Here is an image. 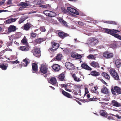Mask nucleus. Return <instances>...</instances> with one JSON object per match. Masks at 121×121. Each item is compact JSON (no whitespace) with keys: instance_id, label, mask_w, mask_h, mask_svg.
Segmentation results:
<instances>
[{"instance_id":"obj_1","label":"nucleus","mask_w":121,"mask_h":121,"mask_svg":"<svg viewBox=\"0 0 121 121\" xmlns=\"http://www.w3.org/2000/svg\"><path fill=\"white\" fill-rule=\"evenodd\" d=\"M104 30L106 33L110 34L120 40H121V36L115 33H117V32H120V31L114 29L111 30L110 29L105 28Z\"/></svg>"},{"instance_id":"obj_2","label":"nucleus","mask_w":121,"mask_h":121,"mask_svg":"<svg viewBox=\"0 0 121 121\" xmlns=\"http://www.w3.org/2000/svg\"><path fill=\"white\" fill-rule=\"evenodd\" d=\"M112 94L114 95H117L121 94V88L117 86L114 87V88L111 89Z\"/></svg>"},{"instance_id":"obj_3","label":"nucleus","mask_w":121,"mask_h":121,"mask_svg":"<svg viewBox=\"0 0 121 121\" xmlns=\"http://www.w3.org/2000/svg\"><path fill=\"white\" fill-rule=\"evenodd\" d=\"M52 47L48 49V51L51 52H54L58 49L59 46L58 43H57L54 41H52L51 43Z\"/></svg>"},{"instance_id":"obj_4","label":"nucleus","mask_w":121,"mask_h":121,"mask_svg":"<svg viewBox=\"0 0 121 121\" xmlns=\"http://www.w3.org/2000/svg\"><path fill=\"white\" fill-rule=\"evenodd\" d=\"M109 72L114 79L117 80H119V77L117 73L114 69H110L109 70Z\"/></svg>"},{"instance_id":"obj_5","label":"nucleus","mask_w":121,"mask_h":121,"mask_svg":"<svg viewBox=\"0 0 121 121\" xmlns=\"http://www.w3.org/2000/svg\"><path fill=\"white\" fill-rule=\"evenodd\" d=\"M43 13L46 16L51 17H55L56 15L55 12L48 10H45L43 11Z\"/></svg>"},{"instance_id":"obj_6","label":"nucleus","mask_w":121,"mask_h":121,"mask_svg":"<svg viewBox=\"0 0 121 121\" xmlns=\"http://www.w3.org/2000/svg\"><path fill=\"white\" fill-rule=\"evenodd\" d=\"M103 55L105 58L107 59L112 58L113 57V53L108 51H105L103 53Z\"/></svg>"},{"instance_id":"obj_7","label":"nucleus","mask_w":121,"mask_h":121,"mask_svg":"<svg viewBox=\"0 0 121 121\" xmlns=\"http://www.w3.org/2000/svg\"><path fill=\"white\" fill-rule=\"evenodd\" d=\"M48 69V66L43 64L42 65L40 68L41 72L44 74H45L47 73Z\"/></svg>"},{"instance_id":"obj_8","label":"nucleus","mask_w":121,"mask_h":121,"mask_svg":"<svg viewBox=\"0 0 121 121\" xmlns=\"http://www.w3.org/2000/svg\"><path fill=\"white\" fill-rule=\"evenodd\" d=\"M58 35L60 38L62 39H64L66 37L69 36V34L62 31L59 32L58 33Z\"/></svg>"},{"instance_id":"obj_9","label":"nucleus","mask_w":121,"mask_h":121,"mask_svg":"<svg viewBox=\"0 0 121 121\" xmlns=\"http://www.w3.org/2000/svg\"><path fill=\"white\" fill-rule=\"evenodd\" d=\"M65 66L67 68L70 70H73L74 69L75 66L74 65L69 62H66Z\"/></svg>"},{"instance_id":"obj_10","label":"nucleus","mask_w":121,"mask_h":121,"mask_svg":"<svg viewBox=\"0 0 121 121\" xmlns=\"http://www.w3.org/2000/svg\"><path fill=\"white\" fill-rule=\"evenodd\" d=\"M41 51L40 48H36L34 49V52L33 54L38 57H40L41 56Z\"/></svg>"},{"instance_id":"obj_11","label":"nucleus","mask_w":121,"mask_h":121,"mask_svg":"<svg viewBox=\"0 0 121 121\" xmlns=\"http://www.w3.org/2000/svg\"><path fill=\"white\" fill-rule=\"evenodd\" d=\"M60 91L62 93V94L64 96L66 97H67L70 98H73V97L69 93L63 90L62 89H60Z\"/></svg>"},{"instance_id":"obj_12","label":"nucleus","mask_w":121,"mask_h":121,"mask_svg":"<svg viewBox=\"0 0 121 121\" xmlns=\"http://www.w3.org/2000/svg\"><path fill=\"white\" fill-rule=\"evenodd\" d=\"M67 10L69 11L76 15H79V13L75 9L70 7L67 8Z\"/></svg>"},{"instance_id":"obj_13","label":"nucleus","mask_w":121,"mask_h":121,"mask_svg":"<svg viewBox=\"0 0 121 121\" xmlns=\"http://www.w3.org/2000/svg\"><path fill=\"white\" fill-rule=\"evenodd\" d=\"M32 25L31 24L29 23L24 24L22 27L23 29L26 31H28L29 30Z\"/></svg>"},{"instance_id":"obj_14","label":"nucleus","mask_w":121,"mask_h":121,"mask_svg":"<svg viewBox=\"0 0 121 121\" xmlns=\"http://www.w3.org/2000/svg\"><path fill=\"white\" fill-rule=\"evenodd\" d=\"M110 104L114 106L117 107L121 106V104L115 100H112L111 103Z\"/></svg>"},{"instance_id":"obj_15","label":"nucleus","mask_w":121,"mask_h":121,"mask_svg":"<svg viewBox=\"0 0 121 121\" xmlns=\"http://www.w3.org/2000/svg\"><path fill=\"white\" fill-rule=\"evenodd\" d=\"M32 72L33 73H36L38 70V67L37 65L35 63H33L32 64Z\"/></svg>"},{"instance_id":"obj_16","label":"nucleus","mask_w":121,"mask_h":121,"mask_svg":"<svg viewBox=\"0 0 121 121\" xmlns=\"http://www.w3.org/2000/svg\"><path fill=\"white\" fill-rule=\"evenodd\" d=\"M81 67L83 68L90 71L92 70V69L86 63L82 64L81 65Z\"/></svg>"},{"instance_id":"obj_17","label":"nucleus","mask_w":121,"mask_h":121,"mask_svg":"<svg viewBox=\"0 0 121 121\" xmlns=\"http://www.w3.org/2000/svg\"><path fill=\"white\" fill-rule=\"evenodd\" d=\"M50 83L53 85H57L58 84L57 83V81L56 78L54 77H52L50 79Z\"/></svg>"},{"instance_id":"obj_18","label":"nucleus","mask_w":121,"mask_h":121,"mask_svg":"<svg viewBox=\"0 0 121 121\" xmlns=\"http://www.w3.org/2000/svg\"><path fill=\"white\" fill-rule=\"evenodd\" d=\"M89 40L90 42L92 43L93 46L95 45L99 42V41L97 40L92 38H90Z\"/></svg>"},{"instance_id":"obj_19","label":"nucleus","mask_w":121,"mask_h":121,"mask_svg":"<svg viewBox=\"0 0 121 121\" xmlns=\"http://www.w3.org/2000/svg\"><path fill=\"white\" fill-rule=\"evenodd\" d=\"M101 91L102 93L107 95H109V92L107 88L105 86H104L103 87Z\"/></svg>"},{"instance_id":"obj_20","label":"nucleus","mask_w":121,"mask_h":121,"mask_svg":"<svg viewBox=\"0 0 121 121\" xmlns=\"http://www.w3.org/2000/svg\"><path fill=\"white\" fill-rule=\"evenodd\" d=\"M116 66L117 68H119L121 66V60L120 59H116L115 61Z\"/></svg>"},{"instance_id":"obj_21","label":"nucleus","mask_w":121,"mask_h":121,"mask_svg":"<svg viewBox=\"0 0 121 121\" xmlns=\"http://www.w3.org/2000/svg\"><path fill=\"white\" fill-rule=\"evenodd\" d=\"M52 69L56 71H59L60 69V67L59 65L56 64H54L52 66Z\"/></svg>"},{"instance_id":"obj_22","label":"nucleus","mask_w":121,"mask_h":121,"mask_svg":"<svg viewBox=\"0 0 121 121\" xmlns=\"http://www.w3.org/2000/svg\"><path fill=\"white\" fill-rule=\"evenodd\" d=\"M20 49L23 51H26L29 50L30 47L28 45H26V46H22L20 47Z\"/></svg>"},{"instance_id":"obj_23","label":"nucleus","mask_w":121,"mask_h":121,"mask_svg":"<svg viewBox=\"0 0 121 121\" xmlns=\"http://www.w3.org/2000/svg\"><path fill=\"white\" fill-rule=\"evenodd\" d=\"M62 56V54L59 53L57 55L56 57L54 58V59L55 61H60L61 59Z\"/></svg>"},{"instance_id":"obj_24","label":"nucleus","mask_w":121,"mask_h":121,"mask_svg":"<svg viewBox=\"0 0 121 121\" xmlns=\"http://www.w3.org/2000/svg\"><path fill=\"white\" fill-rule=\"evenodd\" d=\"M72 77L73 78L75 82H79L81 81V79L80 78V77H77L76 74L75 73L73 74L72 75Z\"/></svg>"},{"instance_id":"obj_25","label":"nucleus","mask_w":121,"mask_h":121,"mask_svg":"<svg viewBox=\"0 0 121 121\" xmlns=\"http://www.w3.org/2000/svg\"><path fill=\"white\" fill-rule=\"evenodd\" d=\"M16 30V26L12 25L10 26L8 29V31L10 32L15 31Z\"/></svg>"},{"instance_id":"obj_26","label":"nucleus","mask_w":121,"mask_h":121,"mask_svg":"<svg viewBox=\"0 0 121 121\" xmlns=\"http://www.w3.org/2000/svg\"><path fill=\"white\" fill-rule=\"evenodd\" d=\"M46 39L45 38H39L35 40V41L37 43L39 44L40 43L42 42L45 40Z\"/></svg>"},{"instance_id":"obj_27","label":"nucleus","mask_w":121,"mask_h":121,"mask_svg":"<svg viewBox=\"0 0 121 121\" xmlns=\"http://www.w3.org/2000/svg\"><path fill=\"white\" fill-rule=\"evenodd\" d=\"M91 74L92 76L96 77L99 75L100 73L99 72L94 71L91 72Z\"/></svg>"},{"instance_id":"obj_28","label":"nucleus","mask_w":121,"mask_h":121,"mask_svg":"<svg viewBox=\"0 0 121 121\" xmlns=\"http://www.w3.org/2000/svg\"><path fill=\"white\" fill-rule=\"evenodd\" d=\"M102 75L106 79L108 80L110 79V76L107 73L105 72H103L102 73Z\"/></svg>"},{"instance_id":"obj_29","label":"nucleus","mask_w":121,"mask_h":121,"mask_svg":"<svg viewBox=\"0 0 121 121\" xmlns=\"http://www.w3.org/2000/svg\"><path fill=\"white\" fill-rule=\"evenodd\" d=\"M27 39L26 38L25 36H24L23 39L21 41V43L23 44L27 45L28 44L27 41Z\"/></svg>"},{"instance_id":"obj_30","label":"nucleus","mask_w":121,"mask_h":121,"mask_svg":"<svg viewBox=\"0 0 121 121\" xmlns=\"http://www.w3.org/2000/svg\"><path fill=\"white\" fill-rule=\"evenodd\" d=\"M90 64L94 68H96L99 65V64L98 62L94 61L91 62L90 63Z\"/></svg>"},{"instance_id":"obj_31","label":"nucleus","mask_w":121,"mask_h":121,"mask_svg":"<svg viewBox=\"0 0 121 121\" xmlns=\"http://www.w3.org/2000/svg\"><path fill=\"white\" fill-rule=\"evenodd\" d=\"M16 20L17 19H13L12 18L6 20V21L7 23H10L15 22Z\"/></svg>"},{"instance_id":"obj_32","label":"nucleus","mask_w":121,"mask_h":121,"mask_svg":"<svg viewBox=\"0 0 121 121\" xmlns=\"http://www.w3.org/2000/svg\"><path fill=\"white\" fill-rule=\"evenodd\" d=\"M22 34L20 32L17 33L14 36L15 38L16 39L20 38L22 36Z\"/></svg>"},{"instance_id":"obj_33","label":"nucleus","mask_w":121,"mask_h":121,"mask_svg":"<svg viewBox=\"0 0 121 121\" xmlns=\"http://www.w3.org/2000/svg\"><path fill=\"white\" fill-rule=\"evenodd\" d=\"M22 62H22V66H26L27 64L29 63L28 61L26 59H24Z\"/></svg>"},{"instance_id":"obj_34","label":"nucleus","mask_w":121,"mask_h":121,"mask_svg":"<svg viewBox=\"0 0 121 121\" xmlns=\"http://www.w3.org/2000/svg\"><path fill=\"white\" fill-rule=\"evenodd\" d=\"M65 77L64 75L63 74H60L58 77L59 80L61 81L64 80Z\"/></svg>"},{"instance_id":"obj_35","label":"nucleus","mask_w":121,"mask_h":121,"mask_svg":"<svg viewBox=\"0 0 121 121\" xmlns=\"http://www.w3.org/2000/svg\"><path fill=\"white\" fill-rule=\"evenodd\" d=\"M29 5V4L28 3H26L24 2H21L20 3V6H22L25 7L28 6Z\"/></svg>"},{"instance_id":"obj_36","label":"nucleus","mask_w":121,"mask_h":121,"mask_svg":"<svg viewBox=\"0 0 121 121\" xmlns=\"http://www.w3.org/2000/svg\"><path fill=\"white\" fill-rule=\"evenodd\" d=\"M101 104L102 107L104 109H105L106 108V107L105 106L108 104L107 103H106L103 102H101Z\"/></svg>"},{"instance_id":"obj_37","label":"nucleus","mask_w":121,"mask_h":121,"mask_svg":"<svg viewBox=\"0 0 121 121\" xmlns=\"http://www.w3.org/2000/svg\"><path fill=\"white\" fill-rule=\"evenodd\" d=\"M87 58L89 59H95V57L94 55L92 54H90L87 57Z\"/></svg>"},{"instance_id":"obj_38","label":"nucleus","mask_w":121,"mask_h":121,"mask_svg":"<svg viewBox=\"0 0 121 121\" xmlns=\"http://www.w3.org/2000/svg\"><path fill=\"white\" fill-rule=\"evenodd\" d=\"M7 67L4 65V64H2L0 65V68L3 70H6L7 68Z\"/></svg>"},{"instance_id":"obj_39","label":"nucleus","mask_w":121,"mask_h":121,"mask_svg":"<svg viewBox=\"0 0 121 121\" xmlns=\"http://www.w3.org/2000/svg\"><path fill=\"white\" fill-rule=\"evenodd\" d=\"M74 57L75 58L80 59L82 58V56L81 55L78 54L77 53L76 54V56Z\"/></svg>"},{"instance_id":"obj_40","label":"nucleus","mask_w":121,"mask_h":121,"mask_svg":"<svg viewBox=\"0 0 121 121\" xmlns=\"http://www.w3.org/2000/svg\"><path fill=\"white\" fill-rule=\"evenodd\" d=\"M76 87L77 88H78V91L79 93L78 95H80V93H81L80 89L81 86H80V85H76Z\"/></svg>"},{"instance_id":"obj_41","label":"nucleus","mask_w":121,"mask_h":121,"mask_svg":"<svg viewBox=\"0 0 121 121\" xmlns=\"http://www.w3.org/2000/svg\"><path fill=\"white\" fill-rule=\"evenodd\" d=\"M50 7V5L47 4L45 5H42L40 6V7L43 8H47L48 7Z\"/></svg>"},{"instance_id":"obj_42","label":"nucleus","mask_w":121,"mask_h":121,"mask_svg":"<svg viewBox=\"0 0 121 121\" xmlns=\"http://www.w3.org/2000/svg\"><path fill=\"white\" fill-rule=\"evenodd\" d=\"M26 19L24 18H21L19 19L18 22L20 24L22 23Z\"/></svg>"},{"instance_id":"obj_43","label":"nucleus","mask_w":121,"mask_h":121,"mask_svg":"<svg viewBox=\"0 0 121 121\" xmlns=\"http://www.w3.org/2000/svg\"><path fill=\"white\" fill-rule=\"evenodd\" d=\"M112 48H113L115 49L117 48L118 46V45L116 43H114L112 44L111 45Z\"/></svg>"},{"instance_id":"obj_44","label":"nucleus","mask_w":121,"mask_h":121,"mask_svg":"<svg viewBox=\"0 0 121 121\" xmlns=\"http://www.w3.org/2000/svg\"><path fill=\"white\" fill-rule=\"evenodd\" d=\"M89 101H96L97 100V98H96L95 97V98H90L89 99Z\"/></svg>"},{"instance_id":"obj_45","label":"nucleus","mask_w":121,"mask_h":121,"mask_svg":"<svg viewBox=\"0 0 121 121\" xmlns=\"http://www.w3.org/2000/svg\"><path fill=\"white\" fill-rule=\"evenodd\" d=\"M106 112L104 110H101L100 112V114L102 116H104L106 115Z\"/></svg>"},{"instance_id":"obj_46","label":"nucleus","mask_w":121,"mask_h":121,"mask_svg":"<svg viewBox=\"0 0 121 121\" xmlns=\"http://www.w3.org/2000/svg\"><path fill=\"white\" fill-rule=\"evenodd\" d=\"M37 34L33 33V32L30 33V35L32 37L35 38Z\"/></svg>"},{"instance_id":"obj_47","label":"nucleus","mask_w":121,"mask_h":121,"mask_svg":"<svg viewBox=\"0 0 121 121\" xmlns=\"http://www.w3.org/2000/svg\"><path fill=\"white\" fill-rule=\"evenodd\" d=\"M62 12L64 13H66L68 12L67 10L65 9L64 7H62L61 8Z\"/></svg>"},{"instance_id":"obj_48","label":"nucleus","mask_w":121,"mask_h":121,"mask_svg":"<svg viewBox=\"0 0 121 121\" xmlns=\"http://www.w3.org/2000/svg\"><path fill=\"white\" fill-rule=\"evenodd\" d=\"M39 29L40 30L42 31L45 32L46 31V29L45 28L44 26L40 27Z\"/></svg>"},{"instance_id":"obj_49","label":"nucleus","mask_w":121,"mask_h":121,"mask_svg":"<svg viewBox=\"0 0 121 121\" xmlns=\"http://www.w3.org/2000/svg\"><path fill=\"white\" fill-rule=\"evenodd\" d=\"M107 118L109 120L112 119L113 120V117L111 115H107L106 116Z\"/></svg>"},{"instance_id":"obj_50","label":"nucleus","mask_w":121,"mask_h":121,"mask_svg":"<svg viewBox=\"0 0 121 121\" xmlns=\"http://www.w3.org/2000/svg\"><path fill=\"white\" fill-rule=\"evenodd\" d=\"M110 24L113 25H117V22L114 21H110Z\"/></svg>"},{"instance_id":"obj_51","label":"nucleus","mask_w":121,"mask_h":121,"mask_svg":"<svg viewBox=\"0 0 121 121\" xmlns=\"http://www.w3.org/2000/svg\"><path fill=\"white\" fill-rule=\"evenodd\" d=\"M85 92L84 95H86V94L89 93L88 91V89L87 88H85Z\"/></svg>"},{"instance_id":"obj_52","label":"nucleus","mask_w":121,"mask_h":121,"mask_svg":"<svg viewBox=\"0 0 121 121\" xmlns=\"http://www.w3.org/2000/svg\"><path fill=\"white\" fill-rule=\"evenodd\" d=\"M13 0H8L7 2V4L9 5L11 4H12V1Z\"/></svg>"},{"instance_id":"obj_53","label":"nucleus","mask_w":121,"mask_h":121,"mask_svg":"<svg viewBox=\"0 0 121 121\" xmlns=\"http://www.w3.org/2000/svg\"><path fill=\"white\" fill-rule=\"evenodd\" d=\"M112 115L113 116L115 117L118 119H120L121 118V117L119 116L118 115L116 114V115H114V114H112Z\"/></svg>"},{"instance_id":"obj_54","label":"nucleus","mask_w":121,"mask_h":121,"mask_svg":"<svg viewBox=\"0 0 121 121\" xmlns=\"http://www.w3.org/2000/svg\"><path fill=\"white\" fill-rule=\"evenodd\" d=\"M68 86V85L66 84H63L61 85V86L63 87H65V88H66V87H67Z\"/></svg>"},{"instance_id":"obj_55","label":"nucleus","mask_w":121,"mask_h":121,"mask_svg":"<svg viewBox=\"0 0 121 121\" xmlns=\"http://www.w3.org/2000/svg\"><path fill=\"white\" fill-rule=\"evenodd\" d=\"M62 23L64 24L65 26H66L67 25V22H66L65 21L62 20Z\"/></svg>"},{"instance_id":"obj_56","label":"nucleus","mask_w":121,"mask_h":121,"mask_svg":"<svg viewBox=\"0 0 121 121\" xmlns=\"http://www.w3.org/2000/svg\"><path fill=\"white\" fill-rule=\"evenodd\" d=\"M13 35H11V37H10L9 36V39H10L11 40V41L12 39V40L13 39Z\"/></svg>"},{"instance_id":"obj_57","label":"nucleus","mask_w":121,"mask_h":121,"mask_svg":"<svg viewBox=\"0 0 121 121\" xmlns=\"http://www.w3.org/2000/svg\"><path fill=\"white\" fill-rule=\"evenodd\" d=\"M19 63V61H18L17 60L16 61H14L13 62V64H14L15 63Z\"/></svg>"},{"instance_id":"obj_58","label":"nucleus","mask_w":121,"mask_h":121,"mask_svg":"<svg viewBox=\"0 0 121 121\" xmlns=\"http://www.w3.org/2000/svg\"><path fill=\"white\" fill-rule=\"evenodd\" d=\"M101 81L104 84L106 85L107 84V83L106 82L104 81L103 79H101Z\"/></svg>"},{"instance_id":"obj_59","label":"nucleus","mask_w":121,"mask_h":121,"mask_svg":"<svg viewBox=\"0 0 121 121\" xmlns=\"http://www.w3.org/2000/svg\"><path fill=\"white\" fill-rule=\"evenodd\" d=\"M78 24L79 25H81V26H82L83 25V23L81 22H78Z\"/></svg>"},{"instance_id":"obj_60","label":"nucleus","mask_w":121,"mask_h":121,"mask_svg":"<svg viewBox=\"0 0 121 121\" xmlns=\"http://www.w3.org/2000/svg\"><path fill=\"white\" fill-rule=\"evenodd\" d=\"M5 27H4V28H2L0 27V32H3L4 31V29Z\"/></svg>"},{"instance_id":"obj_61","label":"nucleus","mask_w":121,"mask_h":121,"mask_svg":"<svg viewBox=\"0 0 121 121\" xmlns=\"http://www.w3.org/2000/svg\"><path fill=\"white\" fill-rule=\"evenodd\" d=\"M5 0H2L0 1V5H2L5 2Z\"/></svg>"},{"instance_id":"obj_62","label":"nucleus","mask_w":121,"mask_h":121,"mask_svg":"<svg viewBox=\"0 0 121 121\" xmlns=\"http://www.w3.org/2000/svg\"><path fill=\"white\" fill-rule=\"evenodd\" d=\"M73 92H74V94L76 95H78V93L75 90H74L73 91Z\"/></svg>"},{"instance_id":"obj_63","label":"nucleus","mask_w":121,"mask_h":121,"mask_svg":"<svg viewBox=\"0 0 121 121\" xmlns=\"http://www.w3.org/2000/svg\"><path fill=\"white\" fill-rule=\"evenodd\" d=\"M65 89L67 91L71 92V90L69 89H67V88L66 87V88H65Z\"/></svg>"},{"instance_id":"obj_64","label":"nucleus","mask_w":121,"mask_h":121,"mask_svg":"<svg viewBox=\"0 0 121 121\" xmlns=\"http://www.w3.org/2000/svg\"><path fill=\"white\" fill-rule=\"evenodd\" d=\"M25 8V7H23L22 6V7H20V8L19 9L20 10H22L24 8Z\"/></svg>"}]
</instances>
